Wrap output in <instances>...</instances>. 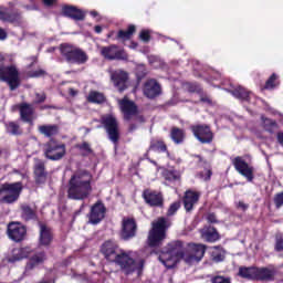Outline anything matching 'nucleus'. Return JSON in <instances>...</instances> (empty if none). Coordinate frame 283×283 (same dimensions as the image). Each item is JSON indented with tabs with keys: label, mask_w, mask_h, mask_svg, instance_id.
<instances>
[{
	"label": "nucleus",
	"mask_w": 283,
	"mask_h": 283,
	"mask_svg": "<svg viewBox=\"0 0 283 283\" xmlns=\"http://www.w3.org/2000/svg\"><path fill=\"white\" fill-rule=\"evenodd\" d=\"M101 253L107 262L117 264L125 275L136 273L140 275L145 269V259H134L133 251H125L118 248V243L112 240L105 241L101 247Z\"/></svg>",
	"instance_id": "1"
},
{
	"label": "nucleus",
	"mask_w": 283,
	"mask_h": 283,
	"mask_svg": "<svg viewBox=\"0 0 283 283\" xmlns=\"http://www.w3.org/2000/svg\"><path fill=\"white\" fill-rule=\"evenodd\" d=\"M92 172L75 171L69 180L67 198L70 200H87L92 196Z\"/></svg>",
	"instance_id": "2"
},
{
	"label": "nucleus",
	"mask_w": 283,
	"mask_h": 283,
	"mask_svg": "<svg viewBox=\"0 0 283 283\" xmlns=\"http://www.w3.org/2000/svg\"><path fill=\"white\" fill-rule=\"evenodd\" d=\"M185 258V249L181 241H171L159 255V261L166 269H174Z\"/></svg>",
	"instance_id": "3"
},
{
	"label": "nucleus",
	"mask_w": 283,
	"mask_h": 283,
	"mask_svg": "<svg viewBox=\"0 0 283 283\" xmlns=\"http://www.w3.org/2000/svg\"><path fill=\"white\" fill-rule=\"evenodd\" d=\"M171 227L169 219L160 217L153 221L151 229L148 232V247H160L163 241L167 238V229Z\"/></svg>",
	"instance_id": "4"
},
{
	"label": "nucleus",
	"mask_w": 283,
	"mask_h": 283,
	"mask_svg": "<svg viewBox=\"0 0 283 283\" xmlns=\"http://www.w3.org/2000/svg\"><path fill=\"white\" fill-rule=\"evenodd\" d=\"M61 55L67 63H75L76 65H85L90 61V55L83 49L74 46L73 44L63 43L60 45Z\"/></svg>",
	"instance_id": "5"
},
{
	"label": "nucleus",
	"mask_w": 283,
	"mask_h": 283,
	"mask_svg": "<svg viewBox=\"0 0 283 283\" xmlns=\"http://www.w3.org/2000/svg\"><path fill=\"white\" fill-rule=\"evenodd\" d=\"M0 81L7 83L11 92L18 90L21 85V76L15 65L0 67Z\"/></svg>",
	"instance_id": "6"
},
{
	"label": "nucleus",
	"mask_w": 283,
	"mask_h": 283,
	"mask_svg": "<svg viewBox=\"0 0 283 283\" xmlns=\"http://www.w3.org/2000/svg\"><path fill=\"white\" fill-rule=\"evenodd\" d=\"M21 191H23L21 182L2 185L0 188L1 202H4L6 205H13V202L19 200Z\"/></svg>",
	"instance_id": "7"
},
{
	"label": "nucleus",
	"mask_w": 283,
	"mask_h": 283,
	"mask_svg": "<svg viewBox=\"0 0 283 283\" xmlns=\"http://www.w3.org/2000/svg\"><path fill=\"white\" fill-rule=\"evenodd\" d=\"M99 54L106 61H127L128 56L125 50L118 48L116 44L108 46H99Z\"/></svg>",
	"instance_id": "8"
},
{
	"label": "nucleus",
	"mask_w": 283,
	"mask_h": 283,
	"mask_svg": "<svg viewBox=\"0 0 283 283\" xmlns=\"http://www.w3.org/2000/svg\"><path fill=\"white\" fill-rule=\"evenodd\" d=\"M232 165L243 178L247 179L248 182H251L255 178V168L251 165H248L247 161L242 157H235L232 159Z\"/></svg>",
	"instance_id": "9"
},
{
	"label": "nucleus",
	"mask_w": 283,
	"mask_h": 283,
	"mask_svg": "<svg viewBox=\"0 0 283 283\" xmlns=\"http://www.w3.org/2000/svg\"><path fill=\"white\" fill-rule=\"evenodd\" d=\"M102 125L105 127L109 140L116 145L118 143V120L113 115L103 116L101 119Z\"/></svg>",
	"instance_id": "10"
},
{
	"label": "nucleus",
	"mask_w": 283,
	"mask_h": 283,
	"mask_svg": "<svg viewBox=\"0 0 283 283\" xmlns=\"http://www.w3.org/2000/svg\"><path fill=\"white\" fill-rule=\"evenodd\" d=\"M111 81L117 92H125L129 87V74L123 70L111 71Z\"/></svg>",
	"instance_id": "11"
},
{
	"label": "nucleus",
	"mask_w": 283,
	"mask_h": 283,
	"mask_svg": "<svg viewBox=\"0 0 283 283\" xmlns=\"http://www.w3.org/2000/svg\"><path fill=\"white\" fill-rule=\"evenodd\" d=\"M207 247L205 244L189 243L188 244V255L185 258L187 264H193L200 262L205 258Z\"/></svg>",
	"instance_id": "12"
},
{
	"label": "nucleus",
	"mask_w": 283,
	"mask_h": 283,
	"mask_svg": "<svg viewBox=\"0 0 283 283\" xmlns=\"http://www.w3.org/2000/svg\"><path fill=\"white\" fill-rule=\"evenodd\" d=\"M193 136L202 143V145H209V143L213 142V133L211 128L207 125H195L190 127Z\"/></svg>",
	"instance_id": "13"
},
{
	"label": "nucleus",
	"mask_w": 283,
	"mask_h": 283,
	"mask_svg": "<svg viewBox=\"0 0 283 283\" xmlns=\"http://www.w3.org/2000/svg\"><path fill=\"white\" fill-rule=\"evenodd\" d=\"M44 156L49 160H61L65 156V145H59L55 142H49L45 145Z\"/></svg>",
	"instance_id": "14"
},
{
	"label": "nucleus",
	"mask_w": 283,
	"mask_h": 283,
	"mask_svg": "<svg viewBox=\"0 0 283 283\" xmlns=\"http://www.w3.org/2000/svg\"><path fill=\"white\" fill-rule=\"evenodd\" d=\"M7 233L13 242H22L25 239L28 230L20 222H11L8 224Z\"/></svg>",
	"instance_id": "15"
},
{
	"label": "nucleus",
	"mask_w": 283,
	"mask_h": 283,
	"mask_svg": "<svg viewBox=\"0 0 283 283\" xmlns=\"http://www.w3.org/2000/svg\"><path fill=\"white\" fill-rule=\"evenodd\" d=\"M136 220L132 218H124L122 221V231H120V238L122 240H132V238H136Z\"/></svg>",
	"instance_id": "16"
},
{
	"label": "nucleus",
	"mask_w": 283,
	"mask_h": 283,
	"mask_svg": "<svg viewBox=\"0 0 283 283\" xmlns=\"http://www.w3.org/2000/svg\"><path fill=\"white\" fill-rule=\"evenodd\" d=\"M117 103L119 105L120 112L124 114L125 120H132V116H136L138 113L136 104L133 101H129L127 96L122 99H117Z\"/></svg>",
	"instance_id": "17"
},
{
	"label": "nucleus",
	"mask_w": 283,
	"mask_h": 283,
	"mask_svg": "<svg viewBox=\"0 0 283 283\" xmlns=\"http://www.w3.org/2000/svg\"><path fill=\"white\" fill-rule=\"evenodd\" d=\"M105 205H103L101 201H97L94 206H92L88 214L90 224H98L103 218H105Z\"/></svg>",
	"instance_id": "18"
},
{
	"label": "nucleus",
	"mask_w": 283,
	"mask_h": 283,
	"mask_svg": "<svg viewBox=\"0 0 283 283\" xmlns=\"http://www.w3.org/2000/svg\"><path fill=\"white\" fill-rule=\"evenodd\" d=\"M0 21L13 23V25H23L25 20L19 12H12L9 9H0Z\"/></svg>",
	"instance_id": "19"
},
{
	"label": "nucleus",
	"mask_w": 283,
	"mask_h": 283,
	"mask_svg": "<svg viewBox=\"0 0 283 283\" xmlns=\"http://www.w3.org/2000/svg\"><path fill=\"white\" fill-rule=\"evenodd\" d=\"M143 198L146 202V205H149V207H163V193L155 191V190H144Z\"/></svg>",
	"instance_id": "20"
},
{
	"label": "nucleus",
	"mask_w": 283,
	"mask_h": 283,
	"mask_svg": "<svg viewBox=\"0 0 283 283\" xmlns=\"http://www.w3.org/2000/svg\"><path fill=\"white\" fill-rule=\"evenodd\" d=\"M160 84L156 80H148L144 84L143 93L147 98H156V96H160Z\"/></svg>",
	"instance_id": "21"
},
{
	"label": "nucleus",
	"mask_w": 283,
	"mask_h": 283,
	"mask_svg": "<svg viewBox=\"0 0 283 283\" xmlns=\"http://www.w3.org/2000/svg\"><path fill=\"white\" fill-rule=\"evenodd\" d=\"M19 112H20V118L23 120V123H30L32 124L34 120V106L32 104L28 103H21L17 105Z\"/></svg>",
	"instance_id": "22"
},
{
	"label": "nucleus",
	"mask_w": 283,
	"mask_h": 283,
	"mask_svg": "<svg viewBox=\"0 0 283 283\" xmlns=\"http://www.w3.org/2000/svg\"><path fill=\"white\" fill-rule=\"evenodd\" d=\"M198 200H200V192L193 190L186 191L184 197V207L186 211H191L195 205H198Z\"/></svg>",
	"instance_id": "23"
},
{
	"label": "nucleus",
	"mask_w": 283,
	"mask_h": 283,
	"mask_svg": "<svg viewBox=\"0 0 283 283\" xmlns=\"http://www.w3.org/2000/svg\"><path fill=\"white\" fill-rule=\"evenodd\" d=\"M40 244L41 247H50L52 244V240H54V234L52 233V229H50L45 224H40Z\"/></svg>",
	"instance_id": "24"
},
{
	"label": "nucleus",
	"mask_w": 283,
	"mask_h": 283,
	"mask_svg": "<svg viewBox=\"0 0 283 283\" xmlns=\"http://www.w3.org/2000/svg\"><path fill=\"white\" fill-rule=\"evenodd\" d=\"M35 182L38 185L45 184L48 180V172L45 171V164L42 160H36L34 166Z\"/></svg>",
	"instance_id": "25"
},
{
	"label": "nucleus",
	"mask_w": 283,
	"mask_h": 283,
	"mask_svg": "<svg viewBox=\"0 0 283 283\" xmlns=\"http://www.w3.org/2000/svg\"><path fill=\"white\" fill-rule=\"evenodd\" d=\"M62 14L73 19L74 21H83L85 19V12L77 9L76 7H63Z\"/></svg>",
	"instance_id": "26"
},
{
	"label": "nucleus",
	"mask_w": 283,
	"mask_h": 283,
	"mask_svg": "<svg viewBox=\"0 0 283 283\" xmlns=\"http://www.w3.org/2000/svg\"><path fill=\"white\" fill-rule=\"evenodd\" d=\"M201 238H203L206 242H218V240H220V234H218L216 228L206 227L201 230Z\"/></svg>",
	"instance_id": "27"
},
{
	"label": "nucleus",
	"mask_w": 283,
	"mask_h": 283,
	"mask_svg": "<svg viewBox=\"0 0 283 283\" xmlns=\"http://www.w3.org/2000/svg\"><path fill=\"white\" fill-rule=\"evenodd\" d=\"M30 248H18L13 249L12 256L9 258V262H19L24 258H30Z\"/></svg>",
	"instance_id": "28"
},
{
	"label": "nucleus",
	"mask_w": 283,
	"mask_h": 283,
	"mask_svg": "<svg viewBox=\"0 0 283 283\" xmlns=\"http://www.w3.org/2000/svg\"><path fill=\"white\" fill-rule=\"evenodd\" d=\"M38 132L45 136L46 138H52V136H56L59 134L57 125H40L38 127Z\"/></svg>",
	"instance_id": "29"
},
{
	"label": "nucleus",
	"mask_w": 283,
	"mask_h": 283,
	"mask_svg": "<svg viewBox=\"0 0 283 283\" xmlns=\"http://www.w3.org/2000/svg\"><path fill=\"white\" fill-rule=\"evenodd\" d=\"M21 218L22 220H25L28 222L29 220H34L36 218V211L32 209L28 205H22L21 206Z\"/></svg>",
	"instance_id": "30"
},
{
	"label": "nucleus",
	"mask_w": 283,
	"mask_h": 283,
	"mask_svg": "<svg viewBox=\"0 0 283 283\" xmlns=\"http://www.w3.org/2000/svg\"><path fill=\"white\" fill-rule=\"evenodd\" d=\"M134 32H136V27L134 24H130L126 31L119 30L117 32L116 39L119 41H129L134 35Z\"/></svg>",
	"instance_id": "31"
},
{
	"label": "nucleus",
	"mask_w": 283,
	"mask_h": 283,
	"mask_svg": "<svg viewBox=\"0 0 283 283\" xmlns=\"http://www.w3.org/2000/svg\"><path fill=\"white\" fill-rule=\"evenodd\" d=\"M273 277V271L266 268H255V280L264 281Z\"/></svg>",
	"instance_id": "32"
},
{
	"label": "nucleus",
	"mask_w": 283,
	"mask_h": 283,
	"mask_svg": "<svg viewBox=\"0 0 283 283\" xmlns=\"http://www.w3.org/2000/svg\"><path fill=\"white\" fill-rule=\"evenodd\" d=\"M232 96H234V98H239L240 101H249L251 93L249 91H247V88L239 86L237 88H234L233 91H231Z\"/></svg>",
	"instance_id": "33"
},
{
	"label": "nucleus",
	"mask_w": 283,
	"mask_h": 283,
	"mask_svg": "<svg viewBox=\"0 0 283 283\" xmlns=\"http://www.w3.org/2000/svg\"><path fill=\"white\" fill-rule=\"evenodd\" d=\"M170 137L176 145H180L185 140V130L174 127L171 128Z\"/></svg>",
	"instance_id": "34"
},
{
	"label": "nucleus",
	"mask_w": 283,
	"mask_h": 283,
	"mask_svg": "<svg viewBox=\"0 0 283 283\" xmlns=\"http://www.w3.org/2000/svg\"><path fill=\"white\" fill-rule=\"evenodd\" d=\"M87 101L88 103H97L98 105H101V103H105V95H103V93L101 92L93 91L90 92Z\"/></svg>",
	"instance_id": "35"
},
{
	"label": "nucleus",
	"mask_w": 283,
	"mask_h": 283,
	"mask_svg": "<svg viewBox=\"0 0 283 283\" xmlns=\"http://www.w3.org/2000/svg\"><path fill=\"white\" fill-rule=\"evenodd\" d=\"M239 275L245 280H255V268H240Z\"/></svg>",
	"instance_id": "36"
},
{
	"label": "nucleus",
	"mask_w": 283,
	"mask_h": 283,
	"mask_svg": "<svg viewBox=\"0 0 283 283\" xmlns=\"http://www.w3.org/2000/svg\"><path fill=\"white\" fill-rule=\"evenodd\" d=\"M149 149L151 151H158L160 154L167 151V145H165V143L160 140H153L150 143Z\"/></svg>",
	"instance_id": "37"
},
{
	"label": "nucleus",
	"mask_w": 283,
	"mask_h": 283,
	"mask_svg": "<svg viewBox=\"0 0 283 283\" xmlns=\"http://www.w3.org/2000/svg\"><path fill=\"white\" fill-rule=\"evenodd\" d=\"M8 134H11V136H19L21 134V126L17 124V122H9L6 124Z\"/></svg>",
	"instance_id": "38"
},
{
	"label": "nucleus",
	"mask_w": 283,
	"mask_h": 283,
	"mask_svg": "<svg viewBox=\"0 0 283 283\" xmlns=\"http://www.w3.org/2000/svg\"><path fill=\"white\" fill-rule=\"evenodd\" d=\"M164 178L169 180V182H176V180H180V172L177 170H166L164 172Z\"/></svg>",
	"instance_id": "39"
},
{
	"label": "nucleus",
	"mask_w": 283,
	"mask_h": 283,
	"mask_svg": "<svg viewBox=\"0 0 283 283\" xmlns=\"http://www.w3.org/2000/svg\"><path fill=\"white\" fill-rule=\"evenodd\" d=\"M276 81H277V75L273 73L265 83V86H264L265 90H275V87L280 85V83H277Z\"/></svg>",
	"instance_id": "40"
},
{
	"label": "nucleus",
	"mask_w": 283,
	"mask_h": 283,
	"mask_svg": "<svg viewBox=\"0 0 283 283\" xmlns=\"http://www.w3.org/2000/svg\"><path fill=\"white\" fill-rule=\"evenodd\" d=\"M77 149H80V151L84 156H90L91 154H94V150H92V146L87 142L77 145Z\"/></svg>",
	"instance_id": "41"
},
{
	"label": "nucleus",
	"mask_w": 283,
	"mask_h": 283,
	"mask_svg": "<svg viewBox=\"0 0 283 283\" xmlns=\"http://www.w3.org/2000/svg\"><path fill=\"white\" fill-rule=\"evenodd\" d=\"M43 260H45V254L44 253H40L34 255L31 259V263L27 265V269H33L35 264H41V262H43Z\"/></svg>",
	"instance_id": "42"
},
{
	"label": "nucleus",
	"mask_w": 283,
	"mask_h": 283,
	"mask_svg": "<svg viewBox=\"0 0 283 283\" xmlns=\"http://www.w3.org/2000/svg\"><path fill=\"white\" fill-rule=\"evenodd\" d=\"M274 251H276L277 253L283 252V235L282 234L275 235Z\"/></svg>",
	"instance_id": "43"
},
{
	"label": "nucleus",
	"mask_w": 283,
	"mask_h": 283,
	"mask_svg": "<svg viewBox=\"0 0 283 283\" xmlns=\"http://www.w3.org/2000/svg\"><path fill=\"white\" fill-rule=\"evenodd\" d=\"M48 72L43 69H38L29 73V78H41V76H46Z\"/></svg>",
	"instance_id": "44"
},
{
	"label": "nucleus",
	"mask_w": 283,
	"mask_h": 283,
	"mask_svg": "<svg viewBox=\"0 0 283 283\" xmlns=\"http://www.w3.org/2000/svg\"><path fill=\"white\" fill-rule=\"evenodd\" d=\"M261 120L263 123L264 129L268 132L271 129V127H275L277 124L273 122V119L265 118L264 116L261 117Z\"/></svg>",
	"instance_id": "45"
},
{
	"label": "nucleus",
	"mask_w": 283,
	"mask_h": 283,
	"mask_svg": "<svg viewBox=\"0 0 283 283\" xmlns=\"http://www.w3.org/2000/svg\"><path fill=\"white\" fill-rule=\"evenodd\" d=\"M136 76H137L138 81H143V78H145V76H147V70L143 65L137 66Z\"/></svg>",
	"instance_id": "46"
},
{
	"label": "nucleus",
	"mask_w": 283,
	"mask_h": 283,
	"mask_svg": "<svg viewBox=\"0 0 283 283\" xmlns=\"http://www.w3.org/2000/svg\"><path fill=\"white\" fill-rule=\"evenodd\" d=\"M139 39L144 41V43H149V41L151 40V32H149V30H143L139 33Z\"/></svg>",
	"instance_id": "47"
},
{
	"label": "nucleus",
	"mask_w": 283,
	"mask_h": 283,
	"mask_svg": "<svg viewBox=\"0 0 283 283\" xmlns=\"http://www.w3.org/2000/svg\"><path fill=\"white\" fill-rule=\"evenodd\" d=\"M274 205L276 209L283 207V192H279L274 196Z\"/></svg>",
	"instance_id": "48"
},
{
	"label": "nucleus",
	"mask_w": 283,
	"mask_h": 283,
	"mask_svg": "<svg viewBox=\"0 0 283 283\" xmlns=\"http://www.w3.org/2000/svg\"><path fill=\"white\" fill-rule=\"evenodd\" d=\"M45 98H48L45 93H35V105H40V103H45Z\"/></svg>",
	"instance_id": "49"
},
{
	"label": "nucleus",
	"mask_w": 283,
	"mask_h": 283,
	"mask_svg": "<svg viewBox=\"0 0 283 283\" xmlns=\"http://www.w3.org/2000/svg\"><path fill=\"white\" fill-rule=\"evenodd\" d=\"M180 209V202H174L167 212V216H174V213H176V211H178Z\"/></svg>",
	"instance_id": "50"
},
{
	"label": "nucleus",
	"mask_w": 283,
	"mask_h": 283,
	"mask_svg": "<svg viewBox=\"0 0 283 283\" xmlns=\"http://www.w3.org/2000/svg\"><path fill=\"white\" fill-rule=\"evenodd\" d=\"M212 283H231V280L230 279H227L224 276H214L212 280H211Z\"/></svg>",
	"instance_id": "51"
},
{
	"label": "nucleus",
	"mask_w": 283,
	"mask_h": 283,
	"mask_svg": "<svg viewBox=\"0 0 283 283\" xmlns=\"http://www.w3.org/2000/svg\"><path fill=\"white\" fill-rule=\"evenodd\" d=\"M207 220L208 222H210V224H216V222H218V218L216 217L214 213H209L207 216Z\"/></svg>",
	"instance_id": "52"
},
{
	"label": "nucleus",
	"mask_w": 283,
	"mask_h": 283,
	"mask_svg": "<svg viewBox=\"0 0 283 283\" xmlns=\"http://www.w3.org/2000/svg\"><path fill=\"white\" fill-rule=\"evenodd\" d=\"M237 209H241V211H247V209H249V206L247 203H244L243 201H238Z\"/></svg>",
	"instance_id": "53"
},
{
	"label": "nucleus",
	"mask_w": 283,
	"mask_h": 283,
	"mask_svg": "<svg viewBox=\"0 0 283 283\" xmlns=\"http://www.w3.org/2000/svg\"><path fill=\"white\" fill-rule=\"evenodd\" d=\"M276 140H277L279 145H281V147H283V132H279L276 134Z\"/></svg>",
	"instance_id": "54"
},
{
	"label": "nucleus",
	"mask_w": 283,
	"mask_h": 283,
	"mask_svg": "<svg viewBox=\"0 0 283 283\" xmlns=\"http://www.w3.org/2000/svg\"><path fill=\"white\" fill-rule=\"evenodd\" d=\"M8 39V32L0 28V41H6Z\"/></svg>",
	"instance_id": "55"
},
{
	"label": "nucleus",
	"mask_w": 283,
	"mask_h": 283,
	"mask_svg": "<svg viewBox=\"0 0 283 283\" xmlns=\"http://www.w3.org/2000/svg\"><path fill=\"white\" fill-rule=\"evenodd\" d=\"M95 32H96V34H101V32H103V28L101 25H96Z\"/></svg>",
	"instance_id": "56"
},
{
	"label": "nucleus",
	"mask_w": 283,
	"mask_h": 283,
	"mask_svg": "<svg viewBox=\"0 0 283 283\" xmlns=\"http://www.w3.org/2000/svg\"><path fill=\"white\" fill-rule=\"evenodd\" d=\"M69 94H70L71 96H76L77 92H76L74 88H70V90H69Z\"/></svg>",
	"instance_id": "57"
},
{
	"label": "nucleus",
	"mask_w": 283,
	"mask_h": 283,
	"mask_svg": "<svg viewBox=\"0 0 283 283\" xmlns=\"http://www.w3.org/2000/svg\"><path fill=\"white\" fill-rule=\"evenodd\" d=\"M44 1V6H52V3H54V0H43Z\"/></svg>",
	"instance_id": "58"
},
{
	"label": "nucleus",
	"mask_w": 283,
	"mask_h": 283,
	"mask_svg": "<svg viewBox=\"0 0 283 283\" xmlns=\"http://www.w3.org/2000/svg\"><path fill=\"white\" fill-rule=\"evenodd\" d=\"M91 17H98V12L97 11H91Z\"/></svg>",
	"instance_id": "59"
},
{
	"label": "nucleus",
	"mask_w": 283,
	"mask_h": 283,
	"mask_svg": "<svg viewBox=\"0 0 283 283\" xmlns=\"http://www.w3.org/2000/svg\"><path fill=\"white\" fill-rule=\"evenodd\" d=\"M25 8H27L28 10H36L35 7H30V6H25Z\"/></svg>",
	"instance_id": "60"
},
{
	"label": "nucleus",
	"mask_w": 283,
	"mask_h": 283,
	"mask_svg": "<svg viewBox=\"0 0 283 283\" xmlns=\"http://www.w3.org/2000/svg\"><path fill=\"white\" fill-rule=\"evenodd\" d=\"M207 174H208V177L206 178V180H209V178H211V170H208Z\"/></svg>",
	"instance_id": "61"
},
{
	"label": "nucleus",
	"mask_w": 283,
	"mask_h": 283,
	"mask_svg": "<svg viewBox=\"0 0 283 283\" xmlns=\"http://www.w3.org/2000/svg\"><path fill=\"white\" fill-rule=\"evenodd\" d=\"M149 163H151L153 165H158L155 160L148 158Z\"/></svg>",
	"instance_id": "62"
},
{
	"label": "nucleus",
	"mask_w": 283,
	"mask_h": 283,
	"mask_svg": "<svg viewBox=\"0 0 283 283\" xmlns=\"http://www.w3.org/2000/svg\"><path fill=\"white\" fill-rule=\"evenodd\" d=\"M49 52H54V49H49Z\"/></svg>",
	"instance_id": "63"
},
{
	"label": "nucleus",
	"mask_w": 283,
	"mask_h": 283,
	"mask_svg": "<svg viewBox=\"0 0 283 283\" xmlns=\"http://www.w3.org/2000/svg\"><path fill=\"white\" fill-rule=\"evenodd\" d=\"M112 34H114V32H111V33L108 34V36H112Z\"/></svg>",
	"instance_id": "64"
}]
</instances>
